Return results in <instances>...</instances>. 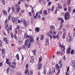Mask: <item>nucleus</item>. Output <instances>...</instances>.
Returning a JSON list of instances; mask_svg holds the SVG:
<instances>
[{
	"instance_id": "obj_1",
	"label": "nucleus",
	"mask_w": 75,
	"mask_h": 75,
	"mask_svg": "<svg viewBox=\"0 0 75 75\" xmlns=\"http://www.w3.org/2000/svg\"><path fill=\"white\" fill-rule=\"evenodd\" d=\"M50 29L51 30H50V34H49V32H48V33L47 35V37H50V40L52 39V37L53 39H55V38H57V40H59V35L58 34H57L56 36H55V34H57V33L55 31H54V30H55V26L53 25L50 26Z\"/></svg>"
},
{
	"instance_id": "obj_2",
	"label": "nucleus",
	"mask_w": 75,
	"mask_h": 75,
	"mask_svg": "<svg viewBox=\"0 0 75 75\" xmlns=\"http://www.w3.org/2000/svg\"><path fill=\"white\" fill-rule=\"evenodd\" d=\"M8 22V19L6 18L4 21V25H6L5 26V28L7 31L8 34H9V33H10V30L11 31L12 30V26H11V25H10L9 27V26H8V24H7Z\"/></svg>"
},
{
	"instance_id": "obj_3",
	"label": "nucleus",
	"mask_w": 75,
	"mask_h": 75,
	"mask_svg": "<svg viewBox=\"0 0 75 75\" xmlns=\"http://www.w3.org/2000/svg\"><path fill=\"white\" fill-rule=\"evenodd\" d=\"M64 17L65 20H67L69 19V18H70V14L68 12H67L65 14Z\"/></svg>"
},
{
	"instance_id": "obj_4",
	"label": "nucleus",
	"mask_w": 75,
	"mask_h": 75,
	"mask_svg": "<svg viewBox=\"0 0 75 75\" xmlns=\"http://www.w3.org/2000/svg\"><path fill=\"white\" fill-rule=\"evenodd\" d=\"M29 41V40L27 39L25 41V45L26 47H27L29 49L30 47H31V44L30 43H29V42H28Z\"/></svg>"
},
{
	"instance_id": "obj_5",
	"label": "nucleus",
	"mask_w": 75,
	"mask_h": 75,
	"mask_svg": "<svg viewBox=\"0 0 75 75\" xmlns=\"http://www.w3.org/2000/svg\"><path fill=\"white\" fill-rule=\"evenodd\" d=\"M1 55L3 59H4L5 58V54L6 52L5 51V49H2L1 50Z\"/></svg>"
},
{
	"instance_id": "obj_6",
	"label": "nucleus",
	"mask_w": 75,
	"mask_h": 75,
	"mask_svg": "<svg viewBox=\"0 0 75 75\" xmlns=\"http://www.w3.org/2000/svg\"><path fill=\"white\" fill-rule=\"evenodd\" d=\"M11 20L13 23H15L17 22L18 20V18H16L15 17H13L11 18Z\"/></svg>"
},
{
	"instance_id": "obj_7",
	"label": "nucleus",
	"mask_w": 75,
	"mask_h": 75,
	"mask_svg": "<svg viewBox=\"0 0 75 75\" xmlns=\"http://www.w3.org/2000/svg\"><path fill=\"white\" fill-rule=\"evenodd\" d=\"M42 64L40 63H38L37 68L38 70H40L42 69Z\"/></svg>"
},
{
	"instance_id": "obj_8",
	"label": "nucleus",
	"mask_w": 75,
	"mask_h": 75,
	"mask_svg": "<svg viewBox=\"0 0 75 75\" xmlns=\"http://www.w3.org/2000/svg\"><path fill=\"white\" fill-rule=\"evenodd\" d=\"M6 64H8V66L9 67H11V62H9V59L8 58H7L6 59Z\"/></svg>"
},
{
	"instance_id": "obj_9",
	"label": "nucleus",
	"mask_w": 75,
	"mask_h": 75,
	"mask_svg": "<svg viewBox=\"0 0 75 75\" xmlns=\"http://www.w3.org/2000/svg\"><path fill=\"white\" fill-rule=\"evenodd\" d=\"M71 47H69L67 49L66 53L67 54H69L71 52Z\"/></svg>"
},
{
	"instance_id": "obj_10",
	"label": "nucleus",
	"mask_w": 75,
	"mask_h": 75,
	"mask_svg": "<svg viewBox=\"0 0 75 75\" xmlns=\"http://www.w3.org/2000/svg\"><path fill=\"white\" fill-rule=\"evenodd\" d=\"M20 26L18 25L17 26V28L15 29V31L16 34H17V31L20 30Z\"/></svg>"
},
{
	"instance_id": "obj_11",
	"label": "nucleus",
	"mask_w": 75,
	"mask_h": 75,
	"mask_svg": "<svg viewBox=\"0 0 75 75\" xmlns=\"http://www.w3.org/2000/svg\"><path fill=\"white\" fill-rule=\"evenodd\" d=\"M16 63L15 62V61H14V62H12V64L11 67L13 69H15L16 68Z\"/></svg>"
},
{
	"instance_id": "obj_12",
	"label": "nucleus",
	"mask_w": 75,
	"mask_h": 75,
	"mask_svg": "<svg viewBox=\"0 0 75 75\" xmlns=\"http://www.w3.org/2000/svg\"><path fill=\"white\" fill-rule=\"evenodd\" d=\"M39 13L38 12L36 13L35 15V14H33V16L35 19H36L38 17V14H39Z\"/></svg>"
},
{
	"instance_id": "obj_13",
	"label": "nucleus",
	"mask_w": 75,
	"mask_h": 75,
	"mask_svg": "<svg viewBox=\"0 0 75 75\" xmlns=\"http://www.w3.org/2000/svg\"><path fill=\"white\" fill-rule=\"evenodd\" d=\"M62 61V60H60L59 62H58V65L59 67L60 68H61L62 67V62L61 61Z\"/></svg>"
},
{
	"instance_id": "obj_14",
	"label": "nucleus",
	"mask_w": 75,
	"mask_h": 75,
	"mask_svg": "<svg viewBox=\"0 0 75 75\" xmlns=\"http://www.w3.org/2000/svg\"><path fill=\"white\" fill-rule=\"evenodd\" d=\"M12 15H13V13L11 12L9 15V16L8 17V21H10L12 17Z\"/></svg>"
},
{
	"instance_id": "obj_15",
	"label": "nucleus",
	"mask_w": 75,
	"mask_h": 75,
	"mask_svg": "<svg viewBox=\"0 0 75 75\" xmlns=\"http://www.w3.org/2000/svg\"><path fill=\"white\" fill-rule=\"evenodd\" d=\"M40 28L36 27L35 28V31L36 33H39V32H40Z\"/></svg>"
},
{
	"instance_id": "obj_16",
	"label": "nucleus",
	"mask_w": 75,
	"mask_h": 75,
	"mask_svg": "<svg viewBox=\"0 0 75 75\" xmlns=\"http://www.w3.org/2000/svg\"><path fill=\"white\" fill-rule=\"evenodd\" d=\"M66 40L67 41H68V42H71V41H72V39H71V38H70L69 37H67L66 38Z\"/></svg>"
},
{
	"instance_id": "obj_17",
	"label": "nucleus",
	"mask_w": 75,
	"mask_h": 75,
	"mask_svg": "<svg viewBox=\"0 0 75 75\" xmlns=\"http://www.w3.org/2000/svg\"><path fill=\"white\" fill-rule=\"evenodd\" d=\"M18 43L19 45H22L23 44V42L21 41V38H18Z\"/></svg>"
},
{
	"instance_id": "obj_18",
	"label": "nucleus",
	"mask_w": 75,
	"mask_h": 75,
	"mask_svg": "<svg viewBox=\"0 0 75 75\" xmlns=\"http://www.w3.org/2000/svg\"><path fill=\"white\" fill-rule=\"evenodd\" d=\"M29 40L30 43H33V42H34V38H33V36L30 38Z\"/></svg>"
},
{
	"instance_id": "obj_19",
	"label": "nucleus",
	"mask_w": 75,
	"mask_h": 75,
	"mask_svg": "<svg viewBox=\"0 0 75 75\" xmlns=\"http://www.w3.org/2000/svg\"><path fill=\"white\" fill-rule=\"evenodd\" d=\"M61 21V22L60 23V24H62V25H63V23H64V19H63L62 18H59V19Z\"/></svg>"
},
{
	"instance_id": "obj_20",
	"label": "nucleus",
	"mask_w": 75,
	"mask_h": 75,
	"mask_svg": "<svg viewBox=\"0 0 75 75\" xmlns=\"http://www.w3.org/2000/svg\"><path fill=\"white\" fill-rule=\"evenodd\" d=\"M3 41L4 42H5L6 43V44H8V43L9 42V41L7 40V38H4V39H3Z\"/></svg>"
},
{
	"instance_id": "obj_21",
	"label": "nucleus",
	"mask_w": 75,
	"mask_h": 75,
	"mask_svg": "<svg viewBox=\"0 0 75 75\" xmlns=\"http://www.w3.org/2000/svg\"><path fill=\"white\" fill-rule=\"evenodd\" d=\"M19 6H19L18 4H16L15 6V8L16 9H17V10L18 9V8L19 9V8H20V10H21V8Z\"/></svg>"
},
{
	"instance_id": "obj_22",
	"label": "nucleus",
	"mask_w": 75,
	"mask_h": 75,
	"mask_svg": "<svg viewBox=\"0 0 75 75\" xmlns=\"http://www.w3.org/2000/svg\"><path fill=\"white\" fill-rule=\"evenodd\" d=\"M28 24H29V22H28L27 23L25 22H24V25L25 27H27V25H28Z\"/></svg>"
},
{
	"instance_id": "obj_23",
	"label": "nucleus",
	"mask_w": 75,
	"mask_h": 75,
	"mask_svg": "<svg viewBox=\"0 0 75 75\" xmlns=\"http://www.w3.org/2000/svg\"><path fill=\"white\" fill-rule=\"evenodd\" d=\"M63 26V25H62V24H59V28L58 29V30H61V29L62 28Z\"/></svg>"
},
{
	"instance_id": "obj_24",
	"label": "nucleus",
	"mask_w": 75,
	"mask_h": 75,
	"mask_svg": "<svg viewBox=\"0 0 75 75\" xmlns=\"http://www.w3.org/2000/svg\"><path fill=\"white\" fill-rule=\"evenodd\" d=\"M55 68L56 69H57V70H59V68H60V67H59V66L58 64H56L55 65Z\"/></svg>"
},
{
	"instance_id": "obj_25",
	"label": "nucleus",
	"mask_w": 75,
	"mask_h": 75,
	"mask_svg": "<svg viewBox=\"0 0 75 75\" xmlns=\"http://www.w3.org/2000/svg\"><path fill=\"white\" fill-rule=\"evenodd\" d=\"M48 75H52V72L51 71V70H49L47 73Z\"/></svg>"
},
{
	"instance_id": "obj_26",
	"label": "nucleus",
	"mask_w": 75,
	"mask_h": 75,
	"mask_svg": "<svg viewBox=\"0 0 75 75\" xmlns=\"http://www.w3.org/2000/svg\"><path fill=\"white\" fill-rule=\"evenodd\" d=\"M43 15H46V16H47V15H48L47 11H46L45 10L43 11Z\"/></svg>"
},
{
	"instance_id": "obj_27",
	"label": "nucleus",
	"mask_w": 75,
	"mask_h": 75,
	"mask_svg": "<svg viewBox=\"0 0 75 75\" xmlns=\"http://www.w3.org/2000/svg\"><path fill=\"white\" fill-rule=\"evenodd\" d=\"M3 14H4L5 16H7V12L5 11V10H3Z\"/></svg>"
},
{
	"instance_id": "obj_28",
	"label": "nucleus",
	"mask_w": 75,
	"mask_h": 75,
	"mask_svg": "<svg viewBox=\"0 0 75 75\" xmlns=\"http://www.w3.org/2000/svg\"><path fill=\"white\" fill-rule=\"evenodd\" d=\"M46 44L47 46H48L49 45V40L48 38H46Z\"/></svg>"
},
{
	"instance_id": "obj_29",
	"label": "nucleus",
	"mask_w": 75,
	"mask_h": 75,
	"mask_svg": "<svg viewBox=\"0 0 75 75\" xmlns=\"http://www.w3.org/2000/svg\"><path fill=\"white\" fill-rule=\"evenodd\" d=\"M42 62V57H40L39 59L38 63H40Z\"/></svg>"
},
{
	"instance_id": "obj_30",
	"label": "nucleus",
	"mask_w": 75,
	"mask_h": 75,
	"mask_svg": "<svg viewBox=\"0 0 75 75\" xmlns=\"http://www.w3.org/2000/svg\"><path fill=\"white\" fill-rule=\"evenodd\" d=\"M65 50V46H64L62 48V51H64L63 52V54H65V51H64V50Z\"/></svg>"
},
{
	"instance_id": "obj_31",
	"label": "nucleus",
	"mask_w": 75,
	"mask_h": 75,
	"mask_svg": "<svg viewBox=\"0 0 75 75\" xmlns=\"http://www.w3.org/2000/svg\"><path fill=\"white\" fill-rule=\"evenodd\" d=\"M28 69H25V74H27V73H28Z\"/></svg>"
},
{
	"instance_id": "obj_32",
	"label": "nucleus",
	"mask_w": 75,
	"mask_h": 75,
	"mask_svg": "<svg viewBox=\"0 0 75 75\" xmlns=\"http://www.w3.org/2000/svg\"><path fill=\"white\" fill-rule=\"evenodd\" d=\"M70 54H71V55H72V54H74V50H73V49H71Z\"/></svg>"
},
{
	"instance_id": "obj_33",
	"label": "nucleus",
	"mask_w": 75,
	"mask_h": 75,
	"mask_svg": "<svg viewBox=\"0 0 75 75\" xmlns=\"http://www.w3.org/2000/svg\"><path fill=\"white\" fill-rule=\"evenodd\" d=\"M52 72L54 74L55 73V67L52 68Z\"/></svg>"
},
{
	"instance_id": "obj_34",
	"label": "nucleus",
	"mask_w": 75,
	"mask_h": 75,
	"mask_svg": "<svg viewBox=\"0 0 75 75\" xmlns=\"http://www.w3.org/2000/svg\"><path fill=\"white\" fill-rule=\"evenodd\" d=\"M16 57L18 60H19L20 59V58L19 56H18V54H17L16 56Z\"/></svg>"
},
{
	"instance_id": "obj_35",
	"label": "nucleus",
	"mask_w": 75,
	"mask_h": 75,
	"mask_svg": "<svg viewBox=\"0 0 75 75\" xmlns=\"http://www.w3.org/2000/svg\"><path fill=\"white\" fill-rule=\"evenodd\" d=\"M20 8H19L17 9L16 11L15 12L16 14H17L18 13H19V11H20Z\"/></svg>"
},
{
	"instance_id": "obj_36",
	"label": "nucleus",
	"mask_w": 75,
	"mask_h": 75,
	"mask_svg": "<svg viewBox=\"0 0 75 75\" xmlns=\"http://www.w3.org/2000/svg\"><path fill=\"white\" fill-rule=\"evenodd\" d=\"M45 68V67H44V74L45 75L46 74V73L47 72V71H46V69Z\"/></svg>"
},
{
	"instance_id": "obj_37",
	"label": "nucleus",
	"mask_w": 75,
	"mask_h": 75,
	"mask_svg": "<svg viewBox=\"0 0 75 75\" xmlns=\"http://www.w3.org/2000/svg\"><path fill=\"white\" fill-rule=\"evenodd\" d=\"M58 6L59 8L60 9H61L62 8V6H61V4H58Z\"/></svg>"
},
{
	"instance_id": "obj_38",
	"label": "nucleus",
	"mask_w": 75,
	"mask_h": 75,
	"mask_svg": "<svg viewBox=\"0 0 75 75\" xmlns=\"http://www.w3.org/2000/svg\"><path fill=\"white\" fill-rule=\"evenodd\" d=\"M44 36L43 35H42L40 36V40H42L44 39Z\"/></svg>"
},
{
	"instance_id": "obj_39",
	"label": "nucleus",
	"mask_w": 75,
	"mask_h": 75,
	"mask_svg": "<svg viewBox=\"0 0 75 75\" xmlns=\"http://www.w3.org/2000/svg\"><path fill=\"white\" fill-rule=\"evenodd\" d=\"M72 62L70 63L71 65H74V64H75V60H72Z\"/></svg>"
},
{
	"instance_id": "obj_40",
	"label": "nucleus",
	"mask_w": 75,
	"mask_h": 75,
	"mask_svg": "<svg viewBox=\"0 0 75 75\" xmlns=\"http://www.w3.org/2000/svg\"><path fill=\"white\" fill-rule=\"evenodd\" d=\"M10 71L11 72H12V73H15V71L13 70V69H11L10 70Z\"/></svg>"
},
{
	"instance_id": "obj_41",
	"label": "nucleus",
	"mask_w": 75,
	"mask_h": 75,
	"mask_svg": "<svg viewBox=\"0 0 75 75\" xmlns=\"http://www.w3.org/2000/svg\"><path fill=\"white\" fill-rule=\"evenodd\" d=\"M28 35H27V33H26L24 36V38H27Z\"/></svg>"
},
{
	"instance_id": "obj_42",
	"label": "nucleus",
	"mask_w": 75,
	"mask_h": 75,
	"mask_svg": "<svg viewBox=\"0 0 75 75\" xmlns=\"http://www.w3.org/2000/svg\"><path fill=\"white\" fill-rule=\"evenodd\" d=\"M34 60L33 59H31L30 61V62H31V63L32 64H33V63H34Z\"/></svg>"
},
{
	"instance_id": "obj_43",
	"label": "nucleus",
	"mask_w": 75,
	"mask_h": 75,
	"mask_svg": "<svg viewBox=\"0 0 75 75\" xmlns=\"http://www.w3.org/2000/svg\"><path fill=\"white\" fill-rule=\"evenodd\" d=\"M69 37L70 38H72V33H69Z\"/></svg>"
},
{
	"instance_id": "obj_44",
	"label": "nucleus",
	"mask_w": 75,
	"mask_h": 75,
	"mask_svg": "<svg viewBox=\"0 0 75 75\" xmlns=\"http://www.w3.org/2000/svg\"><path fill=\"white\" fill-rule=\"evenodd\" d=\"M33 36H29L28 35L26 38H31Z\"/></svg>"
},
{
	"instance_id": "obj_45",
	"label": "nucleus",
	"mask_w": 75,
	"mask_h": 75,
	"mask_svg": "<svg viewBox=\"0 0 75 75\" xmlns=\"http://www.w3.org/2000/svg\"><path fill=\"white\" fill-rule=\"evenodd\" d=\"M60 69H59V70L58 71V73H56V74L55 75H59V73H60Z\"/></svg>"
},
{
	"instance_id": "obj_46",
	"label": "nucleus",
	"mask_w": 75,
	"mask_h": 75,
	"mask_svg": "<svg viewBox=\"0 0 75 75\" xmlns=\"http://www.w3.org/2000/svg\"><path fill=\"white\" fill-rule=\"evenodd\" d=\"M31 12L33 14H34V10L33 8H32Z\"/></svg>"
},
{
	"instance_id": "obj_47",
	"label": "nucleus",
	"mask_w": 75,
	"mask_h": 75,
	"mask_svg": "<svg viewBox=\"0 0 75 75\" xmlns=\"http://www.w3.org/2000/svg\"><path fill=\"white\" fill-rule=\"evenodd\" d=\"M10 10H11V8L10 7H9L8 11V13H10Z\"/></svg>"
},
{
	"instance_id": "obj_48",
	"label": "nucleus",
	"mask_w": 75,
	"mask_h": 75,
	"mask_svg": "<svg viewBox=\"0 0 75 75\" xmlns=\"http://www.w3.org/2000/svg\"><path fill=\"white\" fill-rule=\"evenodd\" d=\"M71 66L73 67V69H75V64H71Z\"/></svg>"
},
{
	"instance_id": "obj_49",
	"label": "nucleus",
	"mask_w": 75,
	"mask_h": 75,
	"mask_svg": "<svg viewBox=\"0 0 75 75\" xmlns=\"http://www.w3.org/2000/svg\"><path fill=\"white\" fill-rule=\"evenodd\" d=\"M0 47H2V41L1 40H0Z\"/></svg>"
},
{
	"instance_id": "obj_50",
	"label": "nucleus",
	"mask_w": 75,
	"mask_h": 75,
	"mask_svg": "<svg viewBox=\"0 0 75 75\" xmlns=\"http://www.w3.org/2000/svg\"><path fill=\"white\" fill-rule=\"evenodd\" d=\"M29 65L28 64H26V66H25V68H26V69H27V68H28Z\"/></svg>"
},
{
	"instance_id": "obj_51",
	"label": "nucleus",
	"mask_w": 75,
	"mask_h": 75,
	"mask_svg": "<svg viewBox=\"0 0 75 75\" xmlns=\"http://www.w3.org/2000/svg\"><path fill=\"white\" fill-rule=\"evenodd\" d=\"M42 4H43L44 6H45V1H43Z\"/></svg>"
},
{
	"instance_id": "obj_52",
	"label": "nucleus",
	"mask_w": 75,
	"mask_h": 75,
	"mask_svg": "<svg viewBox=\"0 0 75 75\" xmlns=\"http://www.w3.org/2000/svg\"><path fill=\"white\" fill-rule=\"evenodd\" d=\"M65 33H64L63 36H62V38L63 39H65Z\"/></svg>"
},
{
	"instance_id": "obj_53",
	"label": "nucleus",
	"mask_w": 75,
	"mask_h": 75,
	"mask_svg": "<svg viewBox=\"0 0 75 75\" xmlns=\"http://www.w3.org/2000/svg\"><path fill=\"white\" fill-rule=\"evenodd\" d=\"M5 1L4 0H3L2 1V3L3 4V5H4V4H5Z\"/></svg>"
},
{
	"instance_id": "obj_54",
	"label": "nucleus",
	"mask_w": 75,
	"mask_h": 75,
	"mask_svg": "<svg viewBox=\"0 0 75 75\" xmlns=\"http://www.w3.org/2000/svg\"><path fill=\"white\" fill-rule=\"evenodd\" d=\"M52 3V2H49L48 3V6H51V4Z\"/></svg>"
},
{
	"instance_id": "obj_55",
	"label": "nucleus",
	"mask_w": 75,
	"mask_h": 75,
	"mask_svg": "<svg viewBox=\"0 0 75 75\" xmlns=\"http://www.w3.org/2000/svg\"><path fill=\"white\" fill-rule=\"evenodd\" d=\"M12 10L13 11V13H14V12H15V9H14V7L12 8Z\"/></svg>"
},
{
	"instance_id": "obj_56",
	"label": "nucleus",
	"mask_w": 75,
	"mask_h": 75,
	"mask_svg": "<svg viewBox=\"0 0 75 75\" xmlns=\"http://www.w3.org/2000/svg\"><path fill=\"white\" fill-rule=\"evenodd\" d=\"M69 67H67V71L66 72H68L69 71Z\"/></svg>"
},
{
	"instance_id": "obj_57",
	"label": "nucleus",
	"mask_w": 75,
	"mask_h": 75,
	"mask_svg": "<svg viewBox=\"0 0 75 75\" xmlns=\"http://www.w3.org/2000/svg\"><path fill=\"white\" fill-rule=\"evenodd\" d=\"M25 45H24L23 46L22 49H23V50H25Z\"/></svg>"
},
{
	"instance_id": "obj_58",
	"label": "nucleus",
	"mask_w": 75,
	"mask_h": 75,
	"mask_svg": "<svg viewBox=\"0 0 75 75\" xmlns=\"http://www.w3.org/2000/svg\"><path fill=\"white\" fill-rule=\"evenodd\" d=\"M63 31L64 33H65H65H66V31H65V28L63 29Z\"/></svg>"
},
{
	"instance_id": "obj_59",
	"label": "nucleus",
	"mask_w": 75,
	"mask_h": 75,
	"mask_svg": "<svg viewBox=\"0 0 75 75\" xmlns=\"http://www.w3.org/2000/svg\"><path fill=\"white\" fill-rule=\"evenodd\" d=\"M61 53V52L59 51H57V55H59V53Z\"/></svg>"
},
{
	"instance_id": "obj_60",
	"label": "nucleus",
	"mask_w": 75,
	"mask_h": 75,
	"mask_svg": "<svg viewBox=\"0 0 75 75\" xmlns=\"http://www.w3.org/2000/svg\"><path fill=\"white\" fill-rule=\"evenodd\" d=\"M70 2H71V1H69L68 2V4H67V5L68 6H69V5H70V4H71Z\"/></svg>"
},
{
	"instance_id": "obj_61",
	"label": "nucleus",
	"mask_w": 75,
	"mask_h": 75,
	"mask_svg": "<svg viewBox=\"0 0 75 75\" xmlns=\"http://www.w3.org/2000/svg\"><path fill=\"white\" fill-rule=\"evenodd\" d=\"M28 14H29V16H32V14L30 12H29L28 13Z\"/></svg>"
},
{
	"instance_id": "obj_62",
	"label": "nucleus",
	"mask_w": 75,
	"mask_h": 75,
	"mask_svg": "<svg viewBox=\"0 0 75 75\" xmlns=\"http://www.w3.org/2000/svg\"><path fill=\"white\" fill-rule=\"evenodd\" d=\"M21 4V1L20 0L18 2V5H20V4Z\"/></svg>"
},
{
	"instance_id": "obj_63",
	"label": "nucleus",
	"mask_w": 75,
	"mask_h": 75,
	"mask_svg": "<svg viewBox=\"0 0 75 75\" xmlns=\"http://www.w3.org/2000/svg\"><path fill=\"white\" fill-rule=\"evenodd\" d=\"M21 13L22 14H23L24 13V10H22L21 11Z\"/></svg>"
},
{
	"instance_id": "obj_64",
	"label": "nucleus",
	"mask_w": 75,
	"mask_h": 75,
	"mask_svg": "<svg viewBox=\"0 0 75 75\" xmlns=\"http://www.w3.org/2000/svg\"><path fill=\"white\" fill-rule=\"evenodd\" d=\"M41 18V15H40V14H39L38 15V18Z\"/></svg>"
}]
</instances>
